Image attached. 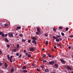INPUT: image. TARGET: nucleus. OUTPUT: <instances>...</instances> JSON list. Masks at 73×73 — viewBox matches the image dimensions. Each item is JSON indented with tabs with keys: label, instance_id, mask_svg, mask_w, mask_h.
<instances>
[{
	"label": "nucleus",
	"instance_id": "obj_1",
	"mask_svg": "<svg viewBox=\"0 0 73 73\" xmlns=\"http://www.w3.org/2000/svg\"><path fill=\"white\" fill-rule=\"evenodd\" d=\"M8 35L10 37H13V35L12 33H8Z\"/></svg>",
	"mask_w": 73,
	"mask_h": 73
},
{
	"label": "nucleus",
	"instance_id": "obj_2",
	"mask_svg": "<svg viewBox=\"0 0 73 73\" xmlns=\"http://www.w3.org/2000/svg\"><path fill=\"white\" fill-rule=\"evenodd\" d=\"M32 42L35 45H36L37 43L36 42V40H33L32 41Z\"/></svg>",
	"mask_w": 73,
	"mask_h": 73
},
{
	"label": "nucleus",
	"instance_id": "obj_3",
	"mask_svg": "<svg viewBox=\"0 0 73 73\" xmlns=\"http://www.w3.org/2000/svg\"><path fill=\"white\" fill-rule=\"evenodd\" d=\"M55 62L53 61H51L49 62V64L50 65H53V64H54Z\"/></svg>",
	"mask_w": 73,
	"mask_h": 73
},
{
	"label": "nucleus",
	"instance_id": "obj_4",
	"mask_svg": "<svg viewBox=\"0 0 73 73\" xmlns=\"http://www.w3.org/2000/svg\"><path fill=\"white\" fill-rule=\"evenodd\" d=\"M35 50V49L34 48H30L29 50L31 51V52H33V51H34Z\"/></svg>",
	"mask_w": 73,
	"mask_h": 73
},
{
	"label": "nucleus",
	"instance_id": "obj_5",
	"mask_svg": "<svg viewBox=\"0 0 73 73\" xmlns=\"http://www.w3.org/2000/svg\"><path fill=\"white\" fill-rule=\"evenodd\" d=\"M67 68L68 70H71V68H70V67L69 66H67Z\"/></svg>",
	"mask_w": 73,
	"mask_h": 73
},
{
	"label": "nucleus",
	"instance_id": "obj_6",
	"mask_svg": "<svg viewBox=\"0 0 73 73\" xmlns=\"http://www.w3.org/2000/svg\"><path fill=\"white\" fill-rule=\"evenodd\" d=\"M32 40H37V38L33 36L32 38Z\"/></svg>",
	"mask_w": 73,
	"mask_h": 73
},
{
	"label": "nucleus",
	"instance_id": "obj_7",
	"mask_svg": "<svg viewBox=\"0 0 73 73\" xmlns=\"http://www.w3.org/2000/svg\"><path fill=\"white\" fill-rule=\"evenodd\" d=\"M5 68H7L8 66V65L7 64V63L6 62H5Z\"/></svg>",
	"mask_w": 73,
	"mask_h": 73
},
{
	"label": "nucleus",
	"instance_id": "obj_8",
	"mask_svg": "<svg viewBox=\"0 0 73 73\" xmlns=\"http://www.w3.org/2000/svg\"><path fill=\"white\" fill-rule=\"evenodd\" d=\"M60 61H61L62 62H63V63H65V62L62 59H60Z\"/></svg>",
	"mask_w": 73,
	"mask_h": 73
},
{
	"label": "nucleus",
	"instance_id": "obj_9",
	"mask_svg": "<svg viewBox=\"0 0 73 73\" xmlns=\"http://www.w3.org/2000/svg\"><path fill=\"white\" fill-rule=\"evenodd\" d=\"M54 65H55L56 68H58V64H54Z\"/></svg>",
	"mask_w": 73,
	"mask_h": 73
},
{
	"label": "nucleus",
	"instance_id": "obj_10",
	"mask_svg": "<svg viewBox=\"0 0 73 73\" xmlns=\"http://www.w3.org/2000/svg\"><path fill=\"white\" fill-rule=\"evenodd\" d=\"M46 55L45 54H44L43 56V58L44 59V60H45V58H46Z\"/></svg>",
	"mask_w": 73,
	"mask_h": 73
},
{
	"label": "nucleus",
	"instance_id": "obj_11",
	"mask_svg": "<svg viewBox=\"0 0 73 73\" xmlns=\"http://www.w3.org/2000/svg\"><path fill=\"white\" fill-rule=\"evenodd\" d=\"M22 72H24V73H27L28 72V71L27 70H22Z\"/></svg>",
	"mask_w": 73,
	"mask_h": 73
},
{
	"label": "nucleus",
	"instance_id": "obj_12",
	"mask_svg": "<svg viewBox=\"0 0 73 73\" xmlns=\"http://www.w3.org/2000/svg\"><path fill=\"white\" fill-rule=\"evenodd\" d=\"M45 72H49V70L48 69H45L44 70Z\"/></svg>",
	"mask_w": 73,
	"mask_h": 73
},
{
	"label": "nucleus",
	"instance_id": "obj_13",
	"mask_svg": "<svg viewBox=\"0 0 73 73\" xmlns=\"http://www.w3.org/2000/svg\"><path fill=\"white\" fill-rule=\"evenodd\" d=\"M26 68H27L26 66H24L22 68V69H26Z\"/></svg>",
	"mask_w": 73,
	"mask_h": 73
},
{
	"label": "nucleus",
	"instance_id": "obj_14",
	"mask_svg": "<svg viewBox=\"0 0 73 73\" xmlns=\"http://www.w3.org/2000/svg\"><path fill=\"white\" fill-rule=\"evenodd\" d=\"M4 26L5 28H7V27H8V24H4Z\"/></svg>",
	"mask_w": 73,
	"mask_h": 73
},
{
	"label": "nucleus",
	"instance_id": "obj_15",
	"mask_svg": "<svg viewBox=\"0 0 73 73\" xmlns=\"http://www.w3.org/2000/svg\"><path fill=\"white\" fill-rule=\"evenodd\" d=\"M14 72V69L13 68H12L11 69V72L12 73V72Z\"/></svg>",
	"mask_w": 73,
	"mask_h": 73
},
{
	"label": "nucleus",
	"instance_id": "obj_16",
	"mask_svg": "<svg viewBox=\"0 0 73 73\" xmlns=\"http://www.w3.org/2000/svg\"><path fill=\"white\" fill-rule=\"evenodd\" d=\"M36 30L38 31V32H40V29H39L38 28H37Z\"/></svg>",
	"mask_w": 73,
	"mask_h": 73
},
{
	"label": "nucleus",
	"instance_id": "obj_17",
	"mask_svg": "<svg viewBox=\"0 0 73 73\" xmlns=\"http://www.w3.org/2000/svg\"><path fill=\"white\" fill-rule=\"evenodd\" d=\"M53 38H54V39H57V37H56L55 36H54L52 37Z\"/></svg>",
	"mask_w": 73,
	"mask_h": 73
},
{
	"label": "nucleus",
	"instance_id": "obj_18",
	"mask_svg": "<svg viewBox=\"0 0 73 73\" xmlns=\"http://www.w3.org/2000/svg\"><path fill=\"white\" fill-rule=\"evenodd\" d=\"M61 37V35H58L56 36V37H57V38H59L60 37Z\"/></svg>",
	"mask_w": 73,
	"mask_h": 73
},
{
	"label": "nucleus",
	"instance_id": "obj_19",
	"mask_svg": "<svg viewBox=\"0 0 73 73\" xmlns=\"http://www.w3.org/2000/svg\"><path fill=\"white\" fill-rule=\"evenodd\" d=\"M19 36L20 37H23V35L22 34H19Z\"/></svg>",
	"mask_w": 73,
	"mask_h": 73
},
{
	"label": "nucleus",
	"instance_id": "obj_20",
	"mask_svg": "<svg viewBox=\"0 0 73 73\" xmlns=\"http://www.w3.org/2000/svg\"><path fill=\"white\" fill-rule=\"evenodd\" d=\"M48 44V41H46V45H47Z\"/></svg>",
	"mask_w": 73,
	"mask_h": 73
},
{
	"label": "nucleus",
	"instance_id": "obj_21",
	"mask_svg": "<svg viewBox=\"0 0 73 73\" xmlns=\"http://www.w3.org/2000/svg\"><path fill=\"white\" fill-rule=\"evenodd\" d=\"M62 28H63L61 26H60L59 27V29H62Z\"/></svg>",
	"mask_w": 73,
	"mask_h": 73
},
{
	"label": "nucleus",
	"instance_id": "obj_22",
	"mask_svg": "<svg viewBox=\"0 0 73 73\" xmlns=\"http://www.w3.org/2000/svg\"><path fill=\"white\" fill-rule=\"evenodd\" d=\"M68 29H69V28L66 27V28L65 31H68Z\"/></svg>",
	"mask_w": 73,
	"mask_h": 73
},
{
	"label": "nucleus",
	"instance_id": "obj_23",
	"mask_svg": "<svg viewBox=\"0 0 73 73\" xmlns=\"http://www.w3.org/2000/svg\"><path fill=\"white\" fill-rule=\"evenodd\" d=\"M59 41H62V38H59Z\"/></svg>",
	"mask_w": 73,
	"mask_h": 73
},
{
	"label": "nucleus",
	"instance_id": "obj_24",
	"mask_svg": "<svg viewBox=\"0 0 73 73\" xmlns=\"http://www.w3.org/2000/svg\"><path fill=\"white\" fill-rule=\"evenodd\" d=\"M27 50H24V53H27Z\"/></svg>",
	"mask_w": 73,
	"mask_h": 73
},
{
	"label": "nucleus",
	"instance_id": "obj_25",
	"mask_svg": "<svg viewBox=\"0 0 73 73\" xmlns=\"http://www.w3.org/2000/svg\"><path fill=\"white\" fill-rule=\"evenodd\" d=\"M36 34L37 35H40V34H39V32L38 31H37V32H36Z\"/></svg>",
	"mask_w": 73,
	"mask_h": 73
},
{
	"label": "nucleus",
	"instance_id": "obj_26",
	"mask_svg": "<svg viewBox=\"0 0 73 73\" xmlns=\"http://www.w3.org/2000/svg\"><path fill=\"white\" fill-rule=\"evenodd\" d=\"M9 60L10 62H12V59L11 58H10Z\"/></svg>",
	"mask_w": 73,
	"mask_h": 73
},
{
	"label": "nucleus",
	"instance_id": "obj_27",
	"mask_svg": "<svg viewBox=\"0 0 73 73\" xmlns=\"http://www.w3.org/2000/svg\"><path fill=\"white\" fill-rule=\"evenodd\" d=\"M61 34L62 36H65V35L64 34V33H63V32H62L61 33Z\"/></svg>",
	"mask_w": 73,
	"mask_h": 73
},
{
	"label": "nucleus",
	"instance_id": "obj_28",
	"mask_svg": "<svg viewBox=\"0 0 73 73\" xmlns=\"http://www.w3.org/2000/svg\"><path fill=\"white\" fill-rule=\"evenodd\" d=\"M56 41H57V42H59V41H60L59 39H56Z\"/></svg>",
	"mask_w": 73,
	"mask_h": 73
},
{
	"label": "nucleus",
	"instance_id": "obj_29",
	"mask_svg": "<svg viewBox=\"0 0 73 73\" xmlns=\"http://www.w3.org/2000/svg\"><path fill=\"white\" fill-rule=\"evenodd\" d=\"M2 37H5V35L4 34H2Z\"/></svg>",
	"mask_w": 73,
	"mask_h": 73
},
{
	"label": "nucleus",
	"instance_id": "obj_30",
	"mask_svg": "<svg viewBox=\"0 0 73 73\" xmlns=\"http://www.w3.org/2000/svg\"><path fill=\"white\" fill-rule=\"evenodd\" d=\"M31 57V54H29L28 56V57L30 58Z\"/></svg>",
	"mask_w": 73,
	"mask_h": 73
},
{
	"label": "nucleus",
	"instance_id": "obj_31",
	"mask_svg": "<svg viewBox=\"0 0 73 73\" xmlns=\"http://www.w3.org/2000/svg\"><path fill=\"white\" fill-rule=\"evenodd\" d=\"M22 56V54H20L19 55V56L18 57V58H21V57Z\"/></svg>",
	"mask_w": 73,
	"mask_h": 73
},
{
	"label": "nucleus",
	"instance_id": "obj_32",
	"mask_svg": "<svg viewBox=\"0 0 73 73\" xmlns=\"http://www.w3.org/2000/svg\"><path fill=\"white\" fill-rule=\"evenodd\" d=\"M13 51L14 52H16V49H14L13 50Z\"/></svg>",
	"mask_w": 73,
	"mask_h": 73
},
{
	"label": "nucleus",
	"instance_id": "obj_33",
	"mask_svg": "<svg viewBox=\"0 0 73 73\" xmlns=\"http://www.w3.org/2000/svg\"><path fill=\"white\" fill-rule=\"evenodd\" d=\"M5 41L7 42H9V40H8V39H5Z\"/></svg>",
	"mask_w": 73,
	"mask_h": 73
},
{
	"label": "nucleus",
	"instance_id": "obj_34",
	"mask_svg": "<svg viewBox=\"0 0 73 73\" xmlns=\"http://www.w3.org/2000/svg\"><path fill=\"white\" fill-rule=\"evenodd\" d=\"M36 70L38 71V72H40V70L39 68H37Z\"/></svg>",
	"mask_w": 73,
	"mask_h": 73
},
{
	"label": "nucleus",
	"instance_id": "obj_35",
	"mask_svg": "<svg viewBox=\"0 0 73 73\" xmlns=\"http://www.w3.org/2000/svg\"><path fill=\"white\" fill-rule=\"evenodd\" d=\"M53 30L54 32H56V28H55L53 29Z\"/></svg>",
	"mask_w": 73,
	"mask_h": 73
},
{
	"label": "nucleus",
	"instance_id": "obj_36",
	"mask_svg": "<svg viewBox=\"0 0 73 73\" xmlns=\"http://www.w3.org/2000/svg\"><path fill=\"white\" fill-rule=\"evenodd\" d=\"M17 48H19L20 46L19 45V44H17Z\"/></svg>",
	"mask_w": 73,
	"mask_h": 73
},
{
	"label": "nucleus",
	"instance_id": "obj_37",
	"mask_svg": "<svg viewBox=\"0 0 73 73\" xmlns=\"http://www.w3.org/2000/svg\"><path fill=\"white\" fill-rule=\"evenodd\" d=\"M31 40H28V42L29 43H31Z\"/></svg>",
	"mask_w": 73,
	"mask_h": 73
},
{
	"label": "nucleus",
	"instance_id": "obj_38",
	"mask_svg": "<svg viewBox=\"0 0 73 73\" xmlns=\"http://www.w3.org/2000/svg\"><path fill=\"white\" fill-rule=\"evenodd\" d=\"M22 41H23V42H25V40L23 39H22Z\"/></svg>",
	"mask_w": 73,
	"mask_h": 73
},
{
	"label": "nucleus",
	"instance_id": "obj_39",
	"mask_svg": "<svg viewBox=\"0 0 73 73\" xmlns=\"http://www.w3.org/2000/svg\"><path fill=\"white\" fill-rule=\"evenodd\" d=\"M7 48H9V47H10V45H9V44H7Z\"/></svg>",
	"mask_w": 73,
	"mask_h": 73
},
{
	"label": "nucleus",
	"instance_id": "obj_40",
	"mask_svg": "<svg viewBox=\"0 0 73 73\" xmlns=\"http://www.w3.org/2000/svg\"><path fill=\"white\" fill-rule=\"evenodd\" d=\"M44 35L45 36H46V37H47V36H48V34H47V33H45L44 34Z\"/></svg>",
	"mask_w": 73,
	"mask_h": 73
},
{
	"label": "nucleus",
	"instance_id": "obj_41",
	"mask_svg": "<svg viewBox=\"0 0 73 73\" xmlns=\"http://www.w3.org/2000/svg\"><path fill=\"white\" fill-rule=\"evenodd\" d=\"M17 27L19 29H21V27H20V26H19V27L18 26V27Z\"/></svg>",
	"mask_w": 73,
	"mask_h": 73
},
{
	"label": "nucleus",
	"instance_id": "obj_42",
	"mask_svg": "<svg viewBox=\"0 0 73 73\" xmlns=\"http://www.w3.org/2000/svg\"><path fill=\"white\" fill-rule=\"evenodd\" d=\"M3 33L2 32L0 31V35H1Z\"/></svg>",
	"mask_w": 73,
	"mask_h": 73
},
{
	"label": "nucleus",
	"instance_id": "obj_43",
	"mask_svg": "<svg viewBox=\"0 0 73 73\" xmlns=\"http://www.w3.org/2000/svg\"><path fill=\"white\" fill-rule=\"evenodd\" d=\"M70 37H71L72 38L73 37V35H71L70 36Z\"/></svg>",
	"mask_w": 73,
	"mask_h": 73
},
{
	"label": "nucleus",
	"instance_id": "obj_44",
	"mask_svg": "<svg viewBox=\"0 0 73 73\" xmlns=\"http://www.w3.org/2000/svg\"><path fill=\"white\" fill-rule=\"evenodd\" d=\"M2 54V51L1 50H0V54Z\"/></svg>",
	"mask_w": 73,
	"mask_h": 73
},
{
	"label": "nucleus",
	"instance_id": "obj_45",
	"mask_svg": "<svg viewBox=\"0 0 73 73\" xmlns=\"http://www.w3.org/2000/svg\"><path fill=\"white\" fill-rule=\"evenodd\" d=\"M7 57H8V59H9V55H7Z\"/></svg>",
	"mask_w": 73,
	"mask_h": 73
},
{
	"label": "nucleus",
	"instance_id": "obj_46",
	"mask_svg": "<svg viewBox=\"0 0 73 73\" xmlns=\"http://www.w3.org/2000/svg\"><path fill=\"white\" fill-rule=\"evenodd\" d=\"M16 56H19V54L18 53H17V54H16Z\"/></svg>",
	"mask_w": 73,
	"mask_h": 73
},
{
	"label": "nucleus",
	"instance_id": "obj_47",
	"mask_svg": "<svg viewBox=\"0 0 73 73\" xmlns=\"http://www.w3.org/2000/svg\"><path fill=\"white\" fill-rule=\"evenodd\" d=\"M60 46V44H59L58 43H57V46Z\"/></svg>",
	"mask_w": 73,
	"mask_h": 73
},
{
	"label": "nucleus",
	"instance_id": "obj_48",
	"mask_svg": "<svg viewBox=\"0 0 73 73\" xmlns=\"http://www.w3.org/2000/svg\"><path fill=\"white\" fill-rule=\"evenodd\" d=\"M7 36H8V34H5V37H7Z\"/></svg>",
	"mask_w": 73,
	"mask_h": 73
},
{
	"label": "nucleus",
	"instance_id": "obj_49",
	"mask_svg": "<svg viewBox=\"0 0 73 73\" xmlns=\"http://www.w3.org/2000/svg\"><path fill=\"white\" fill-rule=\"evenodd\" d=\"M16 30H17V31H18V30H19V29L17 27H16Z\"/></svg>",
	"mask_w": 73,
	"mask_h": 73
},
{
	"label": "nucleus",
	"instance_id": "obj_50",
	"mask_svg": "<svg viewBox=\"0 0 73 73\" xmlns=\"http://www.w3.org/2000/svg\"><path fill=\"white\" fill-rule=\"evenodd\" d=\"M68 48L69 49H71V47L69 46L68 47Z\"/></svg>",
	"mask_w": 73,
	"mask_h": 73
},
{
	"label": "nucleus",
	"instance_id": "obj_51",
	"mask_svg": "<svg viewBox=\"0 0 73 73\" xmlns=\"http://www.w3.org/2000/svg\"><path fill=\"white\" fill-rule=\"evenodd\" d=\"M0 25L1 26H3V23H1L0 24Z\"/></svg>",
	"mask_w": 73,
	"mask_h": 73
},
{
	"label": "nucleus",
	"instance_id": "obj_52",
	"mask_svg": "<svg viewBox=\"0 0 73 73\" xmlns=\"http://www.w3.org/2000/svg\"><path fill=\"white\" fill-rule=\"evenodd\" d=\"M64 72H65L66 73H68V72H67V71H66V70H65L64 71Z\"/></svg>",
	"mask_w": 73,
	"mask_h": 73
},
{
	"label": "nucleus",
	"instance_id": "obj_53",
	"mask_svg": "<svg viewBox=\"0 0 73 73\" xmlns=\"http://www.w3.org/2000/svg\"><path fill=\"white\" fill-rule=\"evenodd\" d=\"M40 67L41 68H43L44 67V66H42V65H41L40 66Z\"/></svg>",
	"mask_w": 73,
	"mask_h": 73
},
{
	"label": "nucleus",
	"instance_id": "obj_54",
	"mask_svg": "<svg viewBox=\"0 0 73 73\" xmlns=\"http://www.w3.org/2000/svg\"><path fill=\"white\" fill-rule=\"evenodd\" d=\"M26 54V56H27V55H28V53H27V52H26V53H25Z\"/></svg>",
	"mask_w": 73,
	"mask_h": 73
},
{
	"label": "nucleus",
	"instance_id": "obj_55",
	"mask_svg": "<svg viewBox=\"0 0 73 73\" xmlns=\"http://www.w3.org/2000/svg\"><path fill=\"white\" fill-rule=\"evenodd\" d=\"M2 65V63L1 62H0V66H1Z\"/></svg>",
	"mask_w": 73,
	"mask_h": 73
},
{
	"label": "nucleus",
	"instance_id": "obj_56",
	"mask_svg": "<svg viewBox=\"0 0 73 73\" xmlns=\"http://www.w3.org/2000/svg\"><path fill=\"white\" fill-rule=\"evenodd\" d=\"M18 35V34L16 33L15 34V36H17V35Z\"/></svg>",
	"mask_w": 73,
	"mask_h": 73
},
{
	"label": "nucleus",
	"instance_id": "obj_57",
	"mask_svg": "<svg viewBox=\"0 0 73 73\" xmlns=\"http://www.w3.org/2000/svg\"><path fill=\"white\" fill-rule=\"evenodd\" d=\"M43 61V62H47V61L45 60H44Z\"/></svg>",
	"mask_w": 73,
	"mask_h": 73
},
{
	"label": "nucleus",
	"instance_id": "obj_58",
	"mask_svg": "<svg viewBox=\"0 0 73 73\" xmlns=\"http://www.w3.org/2000/svg\"><path fill=\"white\" fill-rule=\"evenodd\" d=\"M54 49H56V48H57V47H56V46H54Z\"/></svg>",
	"mask_w": 73,
	"mask_h": 73
},
{
	"label": "nucleus",
	"instance_id": "obj_59",
	"mask_svg": "<svg viewBox=\"0 0 73 73\" xmlns=\"http://www.w3.org/2000/svg\"><path fill=\"white\" fill-rule=\"evenodd\" d=\"M10 57H11V58L12 59V57H13V56H10Z\"/></svg>",
	"mask_w": 73,
	"mask_h": 73
},
{
	"label": "nucleus",
	"instance_id": "obj_60",
	"mask_svg": "<svg viewBox=\"0 0 73 73\" xmlns=\"http://www.w3.org/2000/svg\"><path fill=\"white\" fill-rule=\"evenodd\" d=\"M49 57H51V55H50L48 56Z\"/></svg>",
	"mask_w": 73,
	"mask_h": 73
},
{
	"label": "nucleus",
	"instance_id": "obj_61",
	"mask_svg": "<svg viewBox=\"0 0 73 73\" xmlns=\"http://www.w3.org/2000/svg\"><path fill=\"white\" fill-rule=\"evenodd\" d=\"M52 73H56V72H52Z\"/></svg>",
	"mask_w": 73,
	"mask_h": 73
},
{
	"label": "nucleus",
	"instance_id": "obj_62",
	"mask_svg": "<svg viewBox=\"0 0 73 73\" xmlns=\"http://www.w3.org/2000/svg\"><path fill=\"white\" fill-rule=\"evenodd\" d=\"M50 55V53H48V56H49Z\"/></svg>",
	"mask_w": 73,
	"mask_h": 73
},
{
	"label": "nucleus",
	"instance_id": "obj_63",
	"mask_svg": "<svg viewBox=\"0 0 73 73\" xmlns=\"http://www.w3.org/2000/svg\"><path fill=\"white\" fill-rule=\"evenodd\" d=\"M23 63H24V64H25V62H24Z\"/></svg>",
	"mask_w": 73,
	"mask_h": 73
},
{
	"label": "nucleus",
	"instance_id": "obj_64",
	"mask_svg": "<svg viewBox=\"0 0 73 73\" xmlns=\"http://www.w3.org/2000/svg\"><path fill=\"white\" fill-rule=\"evenodd\" d=\"M71 73H73V71H72V72H71Z\"/></svg>",
	"mask_w": 73,
	"mask_h": 73
}]
</instances>
